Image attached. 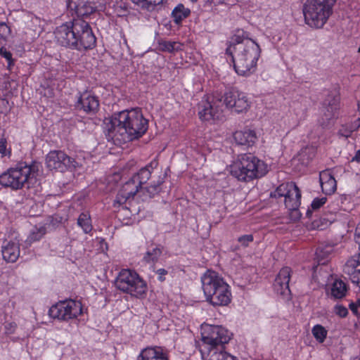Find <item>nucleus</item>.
<instances>
[{"label": "nucleus", "instance_id": "nucleus-38", "mask_svg": "<svg viewBox=\"0 0 360 360\" xmlns=\"http://www.w3.org/2000/svg\"><path fill=\"white\" fill-rule=\"evenodd\" d=\"M333 248L331 245L319 246L316 251V256L320 259L327 258L333 252Z\"/></svg>", "mask_w": 360, "mask_h": 360}, {"label": "nucleus", "instance_id": "nucleus-19", "mask_svg": "<svg viewBox=\"0 0 360 360\" xmlns=\"http://www.w3.org/2000/svg\"><path fill=\"white\" fill-rule=\"evenodd\" d=\"M207 301L213 306H226L231 301V292L229 285L225 283L224 286H221L212 295Z\"/></svg>", "mask_w": 360, "mask_h": 360}, {"label": "nucleus", "instance_id": "nucleus-9", "mask_svg": "<svg viewBox=\"0 0 360 360\" xmlns=\"http://www.w3.org/2000/svg\"><path fill=\"white\" fill-rule=\"evenodd\" d=\"M115 286L120 290L130 295L141 298L146 295V283L139 276L129 269L122 270L115 280Z\"/></svg>", "mask_w": 360, "mask_h": 360}, {"label": "nucleus", "instance_id": "nucleus-10", "mask_svg": "<svg viewBox=\"0 0 360 360\" xmlns=\"http://www.w3.org/2000/svg\"><path fill=\"white\" fill-rule=\"evenodd\" d=\"M340 108V94L337 89L328 93L321 109L319 124L322 128L332 125L338 117Z\"/></svg>", "mask_w": 360, "mask_h": 360}, {"label": "nucleus", "instance_id": "nucleus-26", "mask_svg": "<svg viewBox=\"0 0 360 360\" xmlns=\"http://www.w3.org/2000/svg\"><path fill=\"white\" fill-rule=\"evenodd\" d=\"M200 352L204 360H237L235 356L224 351V347L221 349L213 348L207 352Z\"/></svg>", "mask_w": 360, "mask_h": 360}, {"label": "nucleus", "instance_id": "nucleus-21", "mask_svg": "<svg viewBox=\"0 0 360 360\" xmlns=\"http://www.w3.org/2000/svg\"><path fill=\"white\" fill-rule=\"evenodd\" d=\"M2 256L8 262H15L20 256V244L18 241H4L1 247Z\"/></svg>", "mask_w": 360, "mask_h": 360}, {"label": "nucleus", "instance_id": "nucleus-52", "mask_svg": "<svg viewBox=\"0 0 360 360\" xmlns=\"http://www.w3.org/2000/svg\"><path fill=\"white\" fill-rule=\"evenodd\" d=\"M355 237H356V238H359L360 237V235L356 233H355Z\"/></svg>", "mask_w": 360, "mask_h": 360}, {"label": "nucleus", "instance_id": "nucleus-39", "mask_svg": "<svg viewBox=\"0 0 360 360\" xmlns=\"http://www.w3.org/2000/svg\"><path fill=\"white\" fill-rule=\"evenodd\" d=\"M360 127V124H355L354 128L348 129L345 126H342V128L339 130L338 134L340 136H343L345 138H348L351 136L353 132Z\"/></svg>", "mask_w": 360, "mask_h": 360}, {"label": "nucleus", "instance_id": "nucleus-30", "mask_svg": "<svg viewBox=\"0 0 360 360\" xmlns=\"http://www.w3.org/2000/svg\"><path fill=\"white\" fill-rule=\"evenodd\" d=\"M134 4L148 11H154L164 0H131Z\"/></svg>", "mask_w": 360, "mask_h": 360}, {"label": "nucleus", "instance_id": "nucleus-41", "mask_svg": "<svg viewBox=\"0 0 360 360\" xmlns=\"http://www.w3.org/2000/svg\"><path fill=\"white\" fill-rule=\"evenodd\" d=\"M254 240L253 236L252 234H246L240 236L238 238V242L240 244V245L243 248H246L249 246V244L252 243Z\"/></svg>", "mask_w": 360, "mask_h": 360}, {"label": "nucleus", "instance_id": "nucleus-33", "mask_svg": "<svg viewBox=\"0 0 360 360\" xmlns=\"http://www.w3.org/2000/svg\"><path fill=\"white\" fill-rule=\"evenodd\" d=\"M162 250L161 248L159 246L154 247L146 252L143 259L147 263L156 262L162 255Z\"/></svg>", "mask_w": 360, "mask_h": 360}, {"label": "nucleus", "instance_id": "nucleus-23", "mask_svg": "<svg viewBox=\"0 0 360 360\" xmlns=\"http://www.w3.org/2000/svg\"><path fill=\"white\" fill-rule=\"evenodd\" d=\"M233 136L236 143L241 146H250L257 139L256 133L250 129L237 131L233 134Z\"/></svg>", "mask_w": 360, "mask_h": 360}, {"label": "nucleus", "instance_id": "nucleus-43", "mask_svg": "<svg viewBox=\"0 0 360 360\" xmlns=\"http://www.w3.org/2000/svg\"><path fill=\"white\" fill-rule=\"evenodd\" d=\"M327 198L326 197L322 198H316L311 202V207L313 210H319L321 206H323L326 202Z\"/></svg>", "mask_w": 360, "mask_h": 360}, {"label": "nucleus", "instance_id": "nucleus-37", "mask_svg": "<svg viewBox=\"0 0 360 360\" xmlns=\"http://www.w3.org/2000/svg\"><path fill=\"white\" fill-rule=\"evenodd\" d=\"M160 50L169 53L180 49V44L175 41H164L159 44Z\"/></svg>", "mask_w": 360, "mask_h": 360}, {"label": "nucleus", "instance_id": "nucleus-27", "mask_svg": "<svg viewBox=\"0 0 360 360\" xmlns=\"http://www.w3.org/2000/svg\"><path fill=\"white\" fill-rule=\"evenodd\" d=\"M347 288L345 282L335 280L330 287L328 294L334 299H342L346 295Z\"/></svg>", "mask_w": 360, "mask_h": 360}, {"label": "nucleus", "instance_id": "nucleus-31", "mask_svg": "<svg viewBox=\"0 0 360 360\" xmlns=\"http://www.w3.org/2000/svg\"><path fill=\"white\" fill-rule=\"evenodd\" d=\"M77 224L85 233H89L92 230L90 215L88 213H82L77 219Z\"/></svg>", "mask_w": 360, "mask_h": 360}, {"label": "nucleus", "instance_id": "nucleus-5", "mask_svg": "<svg viewBox=\"0 0 360 360\" xmlns=\"http://www.w3.org/2000/svg\"><path fill=\"white\" fill-rule=\"evenodd\" d=\"M336 1L306 0L302 8L306 24L312 28H322L333 14Z\"/></svg>", "mask_w": 360, "mask_h": 360}, {"label": "nucleus", "instance_id": "nucleus-51", "mask_svg": "<svg viewBox=\"0 0 360 360\" xmlns=\"http://www.w3.org/2000/svg\"><path fill=\"white\" fill-rule=\"evenodd\" d=\"M311 214V210H307V217H310Z\"/></svg>", "mask_w": 360, "mask_h": 360}, {"label": "nucleus", "instance_id": "nucleus-14", "mask_svg": "<svg viewBox=\"0 0 360 360\" xmlns=\"http://www.w3.org/2000/svg\"><path fill=\"white\" fill-rule=\"evenodd\" d=\"M221 99L202 100L198 106V115L202 120L220 119L222 114Z\"/></svg>", "mask_w": 360, "mask_h": 360}, {"label": "nucleus", "instance_id": "nucleus-34", "mask_svg": "<svg viewBox=\"0 0 360 360\" xmlns=\"http://www.w3.org/2000/svg\"><path fill=\"white\" fill-rule=\"evenodd\" d=\"M162 182L163 179L160 178L157 182L154 181L149 186L142 187V188H139V191L143 192V193H146L148 197L152 198L160 191V185Z\"/></svg>", "mask_w": 360, "mask_h": 360}, {"label": "nucleus", "instance_id": "nucleus-15", "mask_svg": "<svg viewBox=\"0 0 360 360\" xmlns=\"http://www.w3.org/2000/svg\"><path fill=\"white\" fill-rule=\"evenodd\" d=\"M202 288L206 297L208 299L214 292L221 286H224L226 283L222 277L218 273L207 270L201 277Z\"/></svg>", "mask_w": 360, "mask_h": 360}, {"label": "nucleus", "instance_id": "nucleus-35", "mask_svg": "<svg viewBox=\"0 0 360 360\" xmlns=\"http://www.w3.org/2000/svg\"><path fill=\"white\" fill-rule=\"evenodd\" d=\"M311 333L315 338V339L319 342H323L326 336H327V330L325 329L323 326L321 325L317 324L314 326L311 330Z\"/></svg>", "mask_w": 360, "mask_h": 360}, {"label": "nucleus", "instance_id": "nucleus-16", "mask_svg": "<svg viewBox=\"0 0 360 360\" xmlns=\"http://www.w3.org/2000/svg\"><path fill=\"white\" fill-rule=\"evenodd\" d=\"M75 107L87 114L94 115L99 109V101L91 92L84 91L79 96Z\"/></svg>", "mask_w": 360, "mask_h": 360}, {"label": "nucleus", "instance_id": "nucleus-42", "mask_svg": "<svg viewBox=\"0 0 360 360\" xmlns=\"http://www.w3.org/2000/svg\"><path fill=\"white\" fill-rule=\"evenodd\" d=\"M11 33L10 27L5 23H0V39H6Z\"/></svg>", "mask_w": 360, "mask_h": 360}, {"label": "nucleus", "instance_id": "nucleus-44", "mask_svg": "<svg viewBox=\"0 0 360 360\" xmlns=\"http://www.w3.org/2000/svg\"><path fill=\"white\" fill-rule=\"evenodd\" d=\"M0 153L3 156L11 154V151L7 150V141L4 138L0 139Z\"/></svg>", "mask_w": 360, "mask_h": 360}, {"label": "nucleus", "instance_id": "nucleus-18", "mask_svg": "<svg viewBox=\"0 0 360 360\" xmlns=\"http://www.w3.org/2000/svg\"><path fill=\"white\" fill-rule=\"evenodd\" d=\"M360 253L347 260L344 267V273L353 283L359 285L360 282Z\"/></svg>", "mask_w": 360, "mask_h": 360}, {"label": "nucleus", "instance_id": "nucleus-8", "mask_svg": "<svg viewBox=\"0 0 360 360\" xmlns=\"http://www.w3.org/2000/svg\"><path fill=\"white\" fill-rule=\"evenodd\" d=\"M231 333L221 326L205 324L202 326V345L200 352L214 349H221L231 338Z\"/></svg>", "mask_w": 360, "mask_h": 360}, {"label": "nucleus", "instance_id": "nucleus-46", "mask_svg": "<svg viewBox=\"0 0 360 360\" xmlns=\"http://www.w3.org/2000/svg\"><path fill=\"white\" fill-rule=\"evenodd\" d=\"M360 306V299L358 298L355 303L352 302L349 304V309L350 310L356 315L358 314V307Z\"/></svg>", "mask_w": 360, "mask_h": 360}, {"label": "nucleus", "instance_id": "nucleus-24", "mask_svg": "<svg viewBox=\"0 0 360 360\" xmlns=\"http://www.w3.org/2000/svg\"><path fill=\"white\" fill-rule=\"evenodd\" d=\"M138 360H168V359L161 347H154L143 349Z\"/></svg>", "mask_w": 360, "mask_h": 360}, {"label": "nucleus", "instance_id": "nucleus-49", "mask_svg": "<svg viewBox=\"0 0 360 360\" xmlns=\"http://www.w3.org/2000/svg\"><path fill=\"white\" fill-rule=\"evenodd\" d=\"M167 274V271L165 270V269H160L157 271V274L158 275V279L160 281H165L164 276L166 275Z\"/></svg>", "mask_w": 360, "mask_h": 360}, {"label": "nucleus", "instance_id": "nucleus-20", "mask_svg": "<svg viewBox=\"0 0 360 360\" xmlns=\"http://www.w3.org/2000/svg\"><path fill=\"white\" fill-rule=\"evenodd\" d=\"M25 24L23 32L27 36V39H33L39 36L42 30L41 20L39 18L30 13L25 18Z\"/></svg>", "mask_w": 360, "mask_h": 360}, {"label": "nucleus", "instance_id": "nucleus-28", "mask_svg": "<svg viewBox=\"0 0 360 360\" xmlns=\"http://www.w3.org/2000/svg\"><path fill=\"white\" fill-rule=\"evenodd\" d=\"M96 11L94 4L89 1H82L75 6V11L79 17H86Z\"/></svg>", "mask_w": 360, "mask_h": 360}, {"label": "nucleus", "instance_id": "nucleus-45", "mask_svg": "<svg viewBox=\"0 0 360 360\" xmlns=\"http://www.w3.org/2000/svg\"><path fill=\"white\" fill-rule=\"evenodd\" d=\"M335 312L340 317H345L347 315V309L342 305H336L335 307Z\"/></svg>", "mask_w": 360, "mask_h": 360}, {"label": "nucleus", "instance_id": "nucleus-25", "mask_svg": "<svg viewBox=\"0 0 360 360\" xmlns=\"http://www.w3.org/2000/svg\"><path fill=\"white\" fill-rule=\"evenodd\" d=\"M285 207L290 210H297L301 204V191L295 184L284 199Z\"/></svg>", "mask_w": 360, "mask_h": 360}, {"label": "nucleus", "instance_id": "nucleus-6", "mask_svg": "<svg viewBox=\"0 0 360 360\" xmlns=\"http://www.w3.org/2000/svg\"><path fill=\"white\" fill-rule=\"evenodd\" d=\"M157 165V161H152L148 165L141 169L130 180L127 181L119 191L114 201V205H123L128 200L133 198L139 191V188H142V185L147 183L152 176V174H155V169Z\"/></svg>", "mask_w": 360, "mask_h": 360}, {"label": "nucleus", "instance_id": "nucleus-48", "mask_svg": "<svg viewBox=\"0 0 360 360\" xmlns=\"http://www.w3.org/2000/svg\"><path fill=\"white\" fill-rule=\"evenodd\" d=\"M15 327H16V324L15 323H7L5 326V328H6V333H13L14 332V330H15Z\"/></svg>", "mask_w": 360, "mask_h": 360}, {"label": "nucleus", "instance_id": "nucleus-11", "mask_svg": "<svg viewBox=\"0 0 360 360\" xmlns=\"http://www.w3.org/2000/svg\"><path fill=\"white\" fill-rule=\"evenodd\" d=\"M82 312V304L72 300L61 301L53 305L49 314L53 319L68 321L77 318Z\"/></svg>", "mask_w": 360, "mask_h": 360}, {"label": "nucleus", "instance_id": "nucleus-12", "mask_svg": "<svg viewBox=\"0 0 360 360\" xmlns=\"http://www.w3.org/2000/svg\"><path fill=\"white\" fill-rule=\"evenodd\" d=\"M46 165L51 170L63 172L67 169H75L79 167L81 162L68 156L63 151L52 150L46 157Z\"/></svg>", "mask_w": 360, "mask_h": 360}, {"label": "nucleus", "instance_id": "nucleus-22", "mask_svg": "<svg viewBox=\"0 0 360 360\" xmlns=\"http://www.w3.org/2000/svg\"><path fill=\"white\" fill-rule=\"evenodd\" d=\"M319 180L322 191L326 195L333 193L337 188V184L335 178L329 171H322L320 172Z\"/></svg>", "mask_w": 360, "mask_h": 360}, {"label": "nucleus", "instance_id": "nucleus-40", "mask_svg": "<svg viewBox=\"0 0 360 360\" xmlns=\"http://www.w3.org/2000/svg\"><path fill=\"white\" fill-rule=\"evenodd\" d=\"M0 56H3L8 61V68L11 70V67L13 66L14 62L12 58V54L10 51H8L4 47L0 48Z\"/></svg>", "mask_w": 360, "mask_h": 360}, {"label": "nucleus", "instance_id": "nucleus-7", "mask_svg": "<svg viewBox=\"0 0 360 360\" xmlns=\"http://www.w3.org/2000/svg\"><path fill=\"white\" fill-rule=\"evenodd\" d=\"M35 172L34 166L20 164L0 175V184L13 190L21 189L28 186L30 181L35 177Z\"/></svg>", "mask_w": 360, "mask_h": 360}, {"label": "nucleus", "instance_id": "nucleus-4", "mask_svg": "<svg viewBox=\"0 0 360 360\" xmlns=\"http://www.w3.org/2000/svg\"><path fill=\"white\" fill-rule=\"evenodd\" d=\"M267 171V165L251 153L240 155L230 167L231 175L243 181L260 178Z\"/></svg>", "mask_w": 360, "mask_h": 360}, {"label": "nucleus", "instance_id": "nucleus-3", "mask_svg": "<svg viewBox=\"0 0 360 360\" xmlns=\"http://www.w3.org/2000/svg\"><path fill=\"white\" fill-rule=\"evenodd\" d=\"M57 41L62 46L79 51L91 49L96 46V39L89 24L82 19L63 24L55 31Z\"/></svg>", "mask_w": 360, "mask_h": 360}, {"label": "nucleus", "instance_id": "nucleus-1", "mask_svg": "<svg viewBox=\"0 0 360 360\" xmlns=\"http://www.w3.org/2000/svg\"><path fill=\"white\" fill-rule=\"evenodd\" d=\"M148 129V120L139 109L124 110L115 114L108 129V136L117 145L142 136Z\"/></svg>", "mask_w": 360, "mask_h": 360}, {"label": "nucleus", "instance_id": "nucleus-29", "mask_svg": "<svg viewBox=\"0 0 360 360\" xmlns=\"http://www.w3.org/2000/svg\"><path fill=\"white\" fill-rule=\"evenodd\" d=\"M190 10L183 4H179L172 11V17L176 24H179L190 15Z\"/></svg>", "mask_w": 360, "mask_h": 360}, {"label": "nucleus", "instance_id": "nucleus-13", "mask_svg": "<svg viewBox=\"0 0 360 360\" xmlns=\"http://www.w3.org/2000/svg\"><path fill=\"white\" fill-rule=\"evenodd\" d=\"M224 103L237 113L246 112L250 106L247 94L237 89H232L224 94Z\"/></svg>", "mask_w": 360, "mask_h": 360}, {"label": "nucleus", "instance_id": "nucleus-2", "mask_svg": "<svg viewBox=\"0 0 360 360\" xmlns=\"http://www.w3.org/2000/svg\"><path fill=\"white\" fill-rule=\"evenodd\" d=\"M226 53L231 56L236 73L248 77L257 70L261 49L254 40L244 37L243 32H238L231 38Z\"/></svg>", "mask_w": 360, "mask_h": 360}, {"label": "nucleus", "instance_id": "nucleus-36", "mask_svg": "<svg viewBox=\"0 0 360 360\" xmlns=\"http://www.w3.org/2000/svg\"><path fill=\"white\" fill-rule=\"evenodd\" d=\"M46 227L43 225L35 226L31 231L28 238L30 242L39 240L46 233Z\"/></svg>", "mask_w": 360, "mask_h": 360}, {"label": "nucleus", "instance_id": "nucleus-50", "mask_svg": "<svg viewBox=\"0 0 360 360\" xmlns=\"http://www.w3.org/2000/svg\"><path fill=\"white\" fill-rule=\"evenodd\" d=\"M354 160H356V162L360 161V150H358L356 152V154H355L354 157L352 158V162H354Z\"/></svg>", "mask_w": 360, "mask_h": 360}, {"label": "nucleus", "instance_id": "nucleus-32", "mask_svg": "<svg viewBox=\"0 0 360 360\" xmlns=\"http://www.w3.org/2000/svg\"><path fill=\"white\" fill-rule=\"evenodd\" d=\"M295 185V184L292 182L282 184L277 187L276 191L271 193V196L273 198H285Z\"/></svg>", "mask_w": 360, "mask_h": 360}, {"label": "nucleus", "instance_id": "nucleus-17", "mask_svg": "<svg viewBox=\"0 0 360 360\" xmlns=\"http://www.w3.org/2000/svg\"><path fill=\"white\" fill-rule=\"evenodd\" d=\"M290 273L291 269L288 266L283 267L280 270L274 283V289L277 294L283 296H287L290 294L289 281Z\"/></svg>", "mask_w": 360, "mask_h": 360}, {"label": "nucleus", "instance_id": "nucleus-53", "mask_svg": "<svg viewBox=\"0 0 360 360\" xmlns=\"http://www.w3.org/2000/svg\"><path fill=\"white\" fill-rule=\"evenodd\" d=\"M357 106H358V108H360V103L359 102L357 103Z\"/></svg>", "mask_w": 360, "mask_h": 360}, {"label": "nucleus", "instance_id": "nucleus-47", "mask_svg": "<svg viewBox=\"0 0 360 360\" xmlns=\"http://www.w3.org/2000/svg\"><path fill=\"white\" fill-rule=\"evenodd\" d=\"M313 153L314 150L312 148H305L302 150L301 153L299 154L300 159L304 161L305 155H307L308 153L313 154Z\"/></svg>", "mask_w": 360, "mask_h": 360}]
</instances>
